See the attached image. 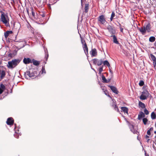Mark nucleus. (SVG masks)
Masks as SVG:
<instances>
[{"instance_id": "1", "label": "nucleus", "mask_w": 156, "mask_h": 156, "mask_svg": "<svg viewBox=\"0 0 156 156\" xmlns=\"http://www.w3.org/2000/svg\"><path fill=\"white\" fill-rule=\"evenodd\" d=\"M0 21L5 24L7 27H10L9 24V19L7 15L5 14L4 12H2Z\"/></svg>"}, {"instance_id": "2", "label": "nucleus", "mask_w": 156, "mask_h": 156, "mask_svg": "<svg viewBox=\"0 0 156 156\" xmlns=\"http://www.w3.org/2000/svg\"><path fill=\"white\" fill-rule=\"evenodd\" d=\"M20 60L19 59H15L8 62L7 66L9 68H13L17 66L20 63Z\"/></svg>"}, {"instance_id": "3", "label": "nucleus", "mask_w": 156, "mask_h": 156, "mask_svg": "<svg viewBox=\"0 0 156 156\" xmlns=\"http://www.w3.org/2000/svg\"><path fill=\"white\" fill-rule=\"evenodd\" d=\"M98 21L99 23L102 24H104L106 22V20L105 16L102 15L98 18Z\"/></svg>"}, {"instance_id": "4", "label": "nucleus", "mask_w": 156, "mask_h": 156, "mask_svg": "<svg viewBox=\"0 0 156 156\" xmlns=\"http://www.w3.org/2000/svg\"><path fill=\"white\" fill-rule=\"evenodd\" d=\"M93 62L94 64H97L98 66H101L103 62L102 59L99 60L97 58H94L93 60Z\"/></svg>"}, {"instance_id": "5", "label": "nucleus", "mask_w": 156, "mask_h": 156, "mask_svg": "<svg viewBox=\"0 0 156 156\" xmlns=\"http://www.w3.org/2000/svg\"><path fill=\"white\" fill-rule=\"evenodd\" d=\"M107 29L112 34H114L115 33L114 27L113 26L109 25L107 27Z\"/></svg>"}, {"instance_id": "6", "label": "nucleus", "mask_w": 156, "mask_h": 156, "mask_svg": "<svg viewBox=\"0 0 156 156\" xmlns=\"http://www.w3.org/2000/svg\"><path fill=\"white\" fill-rule=\"evenodd\" d=\"M148 93L147 91H144L142 92V94L140 97V98L141 100H145L147 99V96L144 95L145 94L147 95L148 94Z\"/></svg>"}, {"instance_id": "7", "label": "nucleus", "mask_w": 156, "mask_h": 156, "mask_svg": "<svg viewBox=\"0 0 156 156\" xmlns=\"http://www.w3.org/2000/svg\"><path fill=\"white\" fill-rule=\"evenodd\" d=\"M113 102L112 103V106L113 108H114V109L115 110L117 111L118 112H119V109L118 107V106L115 103V102L114 101L112 100Z\"/></svg>"}, {"instance_id": "8", "label": "nucleus", "mask_w": 156, "mask_h": 156, "mask_svg": "<svg viewBox=\"0 0 156 156\" xmlns=\"http://www.w3.org/2000/svg\"><path fill=\"white\" fill-rule=\"evenodd\" d=\"M138 29L139 31L143 35L145 34L146 32V31L145 30V26H144L138 28Z\"/></svg>"}, {"instance_id": "9", "label": "nucleus", "mask_w": 156, "mask_h": 156, "mask_svg": "<svg viewBox=\"0 0 156 156\" xmlns=\"http://www.w3.org/2000/svg\"><path fill=\"white\" fill-rule=\"evenodd\" d=\"M6 123L8 125H12L14 123V120L12 118L10 117L8 119Z\"/></svg>"}, {"instance_id": "10", "label": "nucleus", "mask_w": 156, "mask_h": 156, "mask_svg": "<svg viewBox=\"0 0 156 156\" xmlns=\"http://www.w3.org/2000/svg\"><path fill=\"white\" fill-rule=\"evenodd\" d=\"M23 62L25 64H28L32 63V60L29 58H25L23 59Z\"/></svg>"}, {"instance_id": "11", "label": "nucleus", "mask_w": 156, "mask_h": 156, "mask_svg": "<svg viewBox=\"0 0 156 156\" xmlns=\"http://www.w3.org/2000/svg\"><path fill=\"white\" fill-rule=\"evenodd\" d=\"M90 53L92 57L95 56L97 55V50L95 48L92 49Z\"/></svg>"}, {"instance_id": "12", "label": "nucleus", "mask_w": 156, "mask_h": 156, "mask_svg": "<svg viewBox=\"0 0 156 156\" xmlns=\"http://www.w3.org/2000/svg\"><path fill=\"white\" fill-rule=\"evenodd\" d=\"M144 26H145V30L146 32H149L151 28L150 23H148L147 25H144Z\"/></svg>"}, {"instance_id": "13", "label": "nucleus", "mask_w": 156, "mask_h": 156, "mask_svg": "<svg viewBox=\"0 0 156 156\" xmlns=\"http://www.w3.org/2000/svg\"><path fill=\"white\" fill-rule=\"evenodd\" d=\"M145 116V115L142 112H139L138 115V119L140 120L142 119L143 117H144Z\"/></svg>"}, {"instance_id": "14", "label": "nucleus", "mask_w": 156, "mask_h": 156, "mask_svg": "<svg viewBox=\"0 0 156 156\" xmlns=\"http://www.w3.org/2000/svg\"><path fill=\"white\" fill-rule=\"evenodd\" d=\"M83 47L85 53L86 55H87L88 54V48L86 43H85V44H84L83 46Z\"/></svg>"}, {"instance_id": "15", "label": "nucleus", "mask_w": 156, "mask_h": 156, "mask_svg": "<svg viewBox=\"0 0 156 156\" xmlns=\"http://www.w3.org/2000/svg\"><path fill=\"white\" fill-rule=\"evenodd\" d=\"M109 87L110 88L111 90L114 93L117 94L118 91L117 89L115 87L111 86H109Z\"/></svg>"}, {"instance_id": "16", "label": "nucleus", "mask_w": 156, "mask_h": 156, "mask_svg": "<svg viewBox=\"0 0 156 156\" xmlns=\"http://www.w3.org/2000/svg\"><path fill=\"white\" fill-rule=\"evenodd\" d=\"M122 111H123L124 113H128V109L126 107H121Z\"/></svg>"}, {"instance_id": "17", "label": "nucleus", "mask_w": 156, "mask_h": 156, "mask_svg": "<svg viewBox=\"0 0 156 156\" xmlns=\"http://www.w3.org/2000/svg\"><path fill=\"white\" fill-rule=\"evenodd\" d=\"M111 37H113V42L114 43H115L117 44H119V42L118 41H117L116 37L115 35H112L111 36Z\"/></svg>"}, {"instance_id": "18", "label": "nucleus", "mask_w": 156, "mask_h": 156, "mask_svg": "<svg viewBox=\"0 0 156 156\" xmlns=\"http://www.w3.org/2000/svg\"><path fill=\"white\" fill-rule=\"evenodd\" d=\"M12 33V31H7L4 34V36L5 38H6L10 34H11Z\"/></svg>"}, {"instance_id": "19", "label": "nucleus", "mask_w": 156, "mask_h": 156, "mask_svg": "<svg viewBox=\"0 0 156 156\" xmlns=\"http://www.w3.org/2000/svg\"><path fill=\"white\" fill-rule=\"evenodd\" d=\"M26 74L30 77H32L34 76V74L32 73H30V72L28 71L26 72Z\"/></svg>"}, {"instance_id": "20", "label": "nucleus", "mask_w": 156, "mask_h": 156, "mask_svg": "<svg viewBox=\"0 0 156 156\" xmlns=\"http://www.w3.org/2000/svg\"><path fill=\"white\" fill-rule=\"evenodd\" d=\"M32 61L33 64L35 66H37L39 64L40 62L39 61H37L34 59L32 60Z\"/></svg>"}, {"instance_id": "21", "label": "nucleus", "mask_w": 156, "mask_h": 156, "mask_svg": "<svg viewBox=\"0 0 156 156\" xmlns=\"http://www.w3.org/2000/svg\"><path fill=\"white\" fill-rule=\"evenodd\" d=\"M144 125H146L148 124V120L147 118H144L142 119Z\"/></svg>"}, {"instance_id": "22", "label": "nucleus", "mask_w": 156, "mask_h": 156, "mask_svg": "<svg viewBox=\"0 0 156 156\" xmlns=\"http://www.w3.org/2000/svg\"><path fill=\"white\" fill-rule=\"evenodd\" d=\"M151 117L152 119H156V115L154 112H152L151 115Z\"/></svg>"}, {"instance_id": "23", "label": "nucleus", "mask_w": 156, "mask_h": 156, "mask_svg": "<svg viewBox=\"0 0 156 156\" xmlns=\"http://www.w3.org/2000/svg\"><path fill=\"white\" fill-rule=\"evenodd\" d=\"M103 63L104 65L107 66L108 67L110 66L109 62L107 60H105L104 61H103Z\"/></svg>"}, {"instance_id": "24", "label": "nucleus", "mask_w": 156, "mask_h": 156, "mask_svg": "<svg viewBox=\"0 0 156 156\" xmlns=\"http://www.w3.org/2000/svg\"><path fill=\"white\" fill-rule=\"evenodd\" d=\"M89 9V4H86L85 5V12L86 13L88 12Z\"/></svg>"}, {"instance_id": "25", "label": "nucleus", "mask_w": 156, "mask_h": 156, "mask_svg": "<svg viewBox=\"0 0 156 156\" xmlns=\"http://www.w3.org/2000/svg\"><path fill=\"white\" fill-rule=\"evenodd\" d=\"M132 127L130 128L131 131L134 134L136 133L137 132L136 130H135L134 129L133 126V125H132Z\"/></svg>"}, {"instance_id": "26", "label": "nucleus", "mask_w": 156, "mask_h": 156, "mask_svg": "<svg viewBox=\"0 0 156 156\" xmlns=\"http://www.w3.org/2000/svg\"><path fill=\"white\" fill-rule=\"evenodd\" d=\"M155 40V38L154 37L152 36L150 37L149 39V41L150 42H153Z\"/></svg>"}, {"instance_id": "27", "label": "nucleus", "mask_w": 156, "mask_h": 156, "mask_svg": "<svg viewBox=\"0 0 156 156\" xmlns=\"http://www.w3.org/2000/svg\"><path fill=\"white\" fill-rule=\"evenodd\" d=\"M101 78L103 82L106 83H107L108 82L105 76L104 75H103L102 76Z\"/></svg>"}, {"instance_id": "28", "label": "nucleus", "mask_w": 156, "mask_h": 156, "mask_svg": "<svg viewBox=\"0 0 156 156\" xmlns=\"http://www.w3.org/2000/svg\"><path fill=\"white\" fill-rule=\"evenodd\" d=\"M150 56L151 59L153 60V61H156V58L152 54L150 55Z\"/></svg>"}, {"instance_id": "29", "label": "nucleus", "mask_w": 156, "mask_h": 156, "mask_svg": "<svg viewBox=\"0 0 156 156\" xmlns=\"http://www.w3.org/2000/svg\"><path fill=\"white\" fill-rule=\"evenodd\" d=\"M115 16V13L114 12H112L111 16V17L110 18V20L111 21H112L114 17Z\"/></svg>"}, {"instance_id": "30", "label": "nucleus", "mask_w": 156, "mask_h": 156, "mask_svg": "<svg viewBox=\"0 0 156 156\" xmlns=\"http://www.w3.org/2000/svg\"><path fill=\"white\" fill-rule=\"evenodd\" d=\"M144 84V82L142 80H140L139 83V85L140 86H142Z\"/></svg>"}, {"instance_id": "31", "label": "nucleus", "mask_w": 156, "mask_h": 156, "mask_svg": "<svg viewBox=\"0 0 156 156\" xmlns=\"http://www.w3.org/2000/svg\"><path fill=\"white\" fill-rule=\"evenodd\" d=\"M139 105L142 108H145V106L144 104L142 102H139Z\"/></svg>"}, {"instance_id": "32", "label": "nucleus", "mask_w": 156, "mask_h": 156, "mask_svg": "<svg viewBox=\"0 0 156 156\" xmlns=\"http://www.w3.org/2000/svg\"><path fill=\"white\" fill-rule=\"evenodd\" d=\"M144 112L145 114L146 115H148L149 114V111L146 108L144 109Z\"/></svg>"}, {"instance_id": "33", "label": "nucleus", "mask_w": 156, "mask_h": 156, "mask_svg": "<svg viewBox=\"0 0 156 156\" xmlns=\"http://www.w3.org/2000/svg\"><path fill=\"white\" fill-rule=\"evenodd\" d=\"M98 71H99V73L100 74H101V72L103 71L102 67H100L98 69Z\"/></svg>"}, {"instance_id": "34", "label": "nucleus", "mask_w": 156, "mask_h": 156, "mask_svg": "<svg viewBox=\"0 0 156 156\" xmlns=\"http://www.w3.org/2000/svg\"><path fill=\"white\" fill-rule=\"evenodd\" d=\"M2 89L4 90L5 88V86L2 84H1L0 85V87Z\"/></svg>"}, {"instance_id": "35", "label": "nucleus", "mask_w": 156, "mask_h": 156, "mask_svg": "<svg viewBox=\"0 0 156 156\" xmlns=\"http://www.w3.org/2000/svg\"><path fill=\"white\" fill-rule=\"evenodd\" d=\"M42 73H46L45 69L44 68V67H42Z\"/></svg>"}, {"instance_id": "36", "label": "nucleus", "mask_w": 156, "mask_h": 156, "mask_svg": "<svg viewBox=\"0 0 156 156\" xmlns=\"http://www.w3.org/2000/svg\"><path fill=\"white\" fill-rule=\"evenodd\" d=\"M151 131H150L149 130H147V133L148 135H151Z\"/></svg>"}, {"instance_id": "37", "label": "nucleus", "mask_w": 156, "mask_h": 156, "mask_svg": "<svg viewBox=\"0 0 156 156\" xmlns=\"http://www.w3.org/2000/svg\"><path fill=\"white\" fill-rule=\"evenodd\" d=\"M153 65L154 67H155L156 66V61H153Z\"/></svg>"}, {"instance_id": "38", "label": "nucleus", "mask_w": 156, "mask_h": 156, "mask_svg": "<svg viewBox=\"0 0 156 156\" xmlns=\"http://www.w3.org/2000/svg\"><path fill=\"white\" fill-rule=\"evenodd\" d=\"M40 15L43 17L45 16V14L43 13H41Z\"/></svg>"}, {"instance_id": "39", "label": "nucleus", "mask_w": 156, "mask_h": 156, "mask_svg": "<svg viewBox=\"0 0 156 156\" xmlns=\"http://www.w3.org/2000/svg\"><path fill=\"white\" fill-rule=\"evenodd\" d=\"M81 43L83 44V45L85 44V43H86L85 41L83 40L82 39H81Z\"/></svg>"}, {"instance_id": "40", "label": "nucleus", "mask_w": 156, "mask_h": 156, "mask_svg": "<svg viewBox=\"0 0 156 156\" xmlns=\"http://www.w3.org/2000/svg\"><path fill=\"white\" fill-rule=\"evenodd\" d=\"M3 91V90L0 87V94H1L2 93Z\"/></svg>"}, {"instance_id": "41", "label": "nucleus", "mask_w": 156, "mask_h": 156, "mask_svg": "<svg viewBox=\"0 0 156 156\" xmlns=\"http://www.w3.org/2000/svg\"><path fill=\"white\" fill-rule=\"evenodd\" d=\"M149 130L150 131H152L153 130V128L152 127H151L150 128Z\"/></svg>"}, {"instance_id": "42", "label": "nucleus", "mask_w": 156, "mask_h": 156, "mask_svg": "<svg viewBox=\"0 0 156 156\" xmlns=\"http://www.w3.org/2000/svg\"><path fill=\"white\" fill-rule=\"evenodd\" d=\"M149 136H148L147 135H146L145 136V138L147 139H149Z\"/></svg>"}, {"instance_id": "43", "label": "nucleus", "mask_w": 156, "mask_h": 156, "mask_svg": "<svg viewBox=\"0 0 156 156\" xmlns=\"http://www.w3.org/2000/svg\"><path fill=\"white\" fill-rule=\"evenodd\" d=\"M32 15L33 16H34V15H35V13L34 12L32 11Z\"/></svg>"}, {"instance_id": "44", "label": "nucleus", "mask_w": 156, "mask_h": 156, "mask_svg": "<svg viewBox=\"0 0 156 156\" xmlns=\"http://www.w3.org/2000/svg\"><path fill=\"white\" fill-rule=\"evenodd\" d=\"M120 29L121 31L122 32V30H123V28H120Z\"/></svg>"}, {"instance_id": "45", "label": "nucleus", "mask_w": 156, "mask_h": 156, "mask_svg": "<svg viewBox=\"0 0 156 156\" xmlns=\"http://www.w3.org/2000/svg\"><path fill=\"white\" fill-rule=\"evenodd\" d=\"M48 54L47 55V56L46 57H45V58H46V60L48 58Z\"/></svg>"}, {"instance_id": "46", "label": "nucleus", "mask_w": 156, "mask_h": 156, "mask_svg": "<svg viewBox=\"0 0 156 156\" xmlns=\"http://www.w3.org/2000/svg\"><path fill=\"white\" fill-rule=\"evenodd\" d=\"M104 91L105 94L106 95H107V90H105Z\"/></svg>"}, {"instance_id": "47", "label": "nucleus", "mask_w": 156, "mask_h": 156, "mask_svg": "<svg viewBox=\"0 0 156 156\" xmlns=\"http://www.w3.org/2000/svg\"><path fill=\"white\" fill-rule=\"evenodd\" d=\"M81 5L82 6H83V2H82V0H81Z\"/></svg>"}, {"instance_id": "48", "label": "nucleus", "mask_w": 156, "mask_h": 156, "mask_svg": "<svg viewBox=\"0 0 156 156\" xmlns=\"http://www.w3.org/2000/svg\"><path fill=\"white\" fill-rule=\"evenodd\" d=\"M16 135H17V134H16V135H14V136H15V137H16V138H18V137L17 136H16Z\"/></svg>"}, {"instance_id": "49", "label": "nucleus", "mask_w": 156, "mask_h": 156, "mask_svg": "<svg viewBox=\"0 0 156 156\" xmlns=\"http://www.w3.org/2000/svg\"><path fill=\"white\" fill-rule=\"evenodd\" d=\"M154 45L156 48V42H155L154 43Z\"/></svg>"}, {"instance_id": "50", "label": "nucleus", "mask_w": 156, "mask_h": 156, "mask_svg": "<svg viewBox=\"0 0 156 156\" xmlns=\"http://www.w3.org/2000/svg\"><path fill=\"white\" fill-rule=\"evenodd\" d=\"M147 142H148L149 141V140H150V139L149 138V139H147Z\"/></svg>"}, {"instance_id": "51", "label": "nucleus", "mask_w": 156, "mask_h": 156, "mask_svg": "<svg viewBox=\"0 0 156 156\" xmlns=\"http://www.w3.org/2000/svg\"><path fill=\"white\" fill-rule=\"evenodd\" d=\"M154 133L155 134H156V131H155L154 132Z\"/></svg>"}, {"instance_id": "52", "label": "nucleus", "mask_w": 156, "mask_h": 156, "mask_svg": "<svg viewBox=\"0 0 156 156\" xmlns=\"http://www.w3.org/2000/svg\"><path fill=\"white\" fill-rule=\"evenodd\" d=\"M108 96H109V97H110L109 95H108Z\"/></svg>"}, {"instance_id": "53", "label": "nucleus", "mask_w": 156, "mask_h": 156, "mask_svg": "<svg viewBox=\"0 0 156 156\" xmlns=\"http://www.w3.org/2000/svg\"><path fill=\"white\" fill-rule=\"evenodd\" d=\"M15 125L16 126V124H15ZM15 128H16V126L15 127Z\"/></svg>"}]
</instances>
